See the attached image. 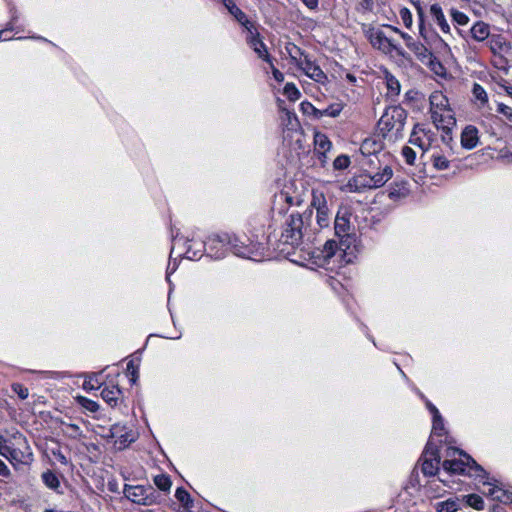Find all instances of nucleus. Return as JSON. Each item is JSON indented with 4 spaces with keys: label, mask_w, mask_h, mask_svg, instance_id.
<instances>
[{
    "label": "nucleus",
    "mask_w": 512,
    "mask_h": 512,
    "mask_svg": "<svg viewBox=\"0 0 512 512\" xmlns=\"http://www.w3.org/2000/svg\"><path fill=\"white\" fill-rule=\"evenodd\" d=\"M65 427V434H67L70 438H80L82 436V430L77 424L74 423H62Z\"/></svg>",
    "instance_id": "nucleus-36"
},
{
    "label": "nucleus",
    "mask_w": 512,
    "mask_h": 512,
    "mask_svg": "<svg viewBox=\"0 0 512 512\" xmlns=\"http://www.w3.org/2000/svg\"><path fill=\"white\" fill-rule=\"evenodd\" d=\"M402 39L405 41L406 46L409 48L411 44L415 41L409 34L402 32L401 35Z\"/></svg>",
    "instance_id": "nucleus-56"
},
{
    "label": "nucleus",
    "mask_w": 512,
    "mask_h": 512,
    "mask_svg": "<svg viewBox=\"0 0 512 512\" xmlns=\"http://www.w3.org/2000/svg\"><path fill=\"white\" fill-rule=\"evenodd\" d=\"M432 430L435 434L442 435L444 430V422L442 416L439 414L433 416V427Z\"/></svg>",
    "instance_id": "nucleus-39"
},
{
    "label": "nucleus",
    "mask_w": 512,
    "mask_h": 512,
    "mask_svg": "<svg viewBox=\"0 0 512 512\" xmlns=\"http://www.w3.org/2000/svg\"><path fill=\"white\" fill-rule=\"evenodd\" d=\"M337 250V243L334 240H327L324 244L322 254L325 260L332 258Z\"/></svg>",
    "instance_id": "nucleus-37"
},
{
    "label": "nucleus",
    "mask_w": 512,
    "mask_h": 512,
    "mask_svg": "<svg viewBox=\"0 0 512 512\" xmlns=\"http://www.w3.org/2000/svg\"><path fill=\"white\" fill-rule=\"evenodd\" d=\"M455 452H459L463 458L445 460L442 464L444 470L452 474H466L475 479H484L486 477V471L471 456L459 450H454Z\"/></svg>",
    "instance_id": "nucleus-4"
},
{
    "label": "nucleus",
    "mask_w": 512,
    "mask_h": 512,
    "mask_svg": "<svg viewBox=\"0 0 512 512\" xmlns=\"http://www.w3.org/2000/svg\"><path fill=\"white\" fill-rule=\"evenodd\" d=\"M451 16L453 21H455L458 25H466L469 21V18L466 14L456 9L451 10Z\"/></svg>",
    "instance_id": "nucleus-38"
},
{
    "label": "nucleus",
    "mask_w": 512,
    "mask_h": 512,
    "mask_svg": "<svg viewBox=\"0 0 512 512\" xmlns=\"http://www.w3.org/2000/svg\"><path fill=\"white\" fill-rule=\"evenodd\" d=\"M478 130L473 126H467L461 134V144L466 149H473L478 144Z\"/></svg>",
    "instance_id": "nucleus-16"
},
{
    "label": "nucleus",
    "mask_w": 512,
    "mask_h": 512,
    "mask_svg": "<svg viewBox=\"0 0 512 512\" xmlns=\"http://www.w3.org/2000/svg\"><path fill=\"white\" fill-rule=\"evenodd\" d=\"M430 105L431 109L430 112L432 113V110L437 111H446L449 110L448 107V99L441 93L435 92L432 93L430 98Z\"/></svg>",
    "instance_id": "nucleus-22"
},
{
    "label": "nucleus",
    "mask_w": 512,
    "mask_h": 512,
    "mask_svg": "<svg viewBox=\"0 0 512 512\" xmlns=\"http://www.w3.org/2000/svg\"><path fill=\"white\" fill-rule=\"evenodd\" d=\"M126 371L129 375H131V382L135 383L138 378V367L134 364L133 360L127 363Z\"/></svg>",
    "instance_id": "nucleus-45"
},
{
    "label": "nucleus",
    "mask_w": 512,
    "mask_h": 512,
    "mask_svg": "<svg viewBox=\"0 0 512 512\" xmlns=\"http://www.w3.org/2000/svg\"><path fill=\"white\" fill-rule=\"evenodd\" d=\"M214 255L216 258H221L223 257L224 253H219L218 251H216Z\"/></svg>",
    "instance_id": "nucleus-64"
},
{
    "label": "nucleus",
    "mask_w": 512,
    "mask_h": 512,
    "mask_svg": "<svg viewBox=\"0 0 512 512\" xmlns=\"http://www.w3.org/2000/svg\"><path fill=\"white\" fill-rule=\"evenodd\" d=\"M422 461L421 471L427 476H435L439 471L440 455L436 446L432 445L431 442L426 444V447L420 458Z\"/></svg>",
    "instance_id": "nucleus-8"
},
{
    "label": "nucleus",
    "mask_w": 512,
    "mask_h": 512,
    "mask_svg": "<svg viewBox=\"0 0 512 512\" xmlns=\"http://www.w3.org/2000/svg\"><path fill=\"white\" fill-rule=\"evenodd\" d=\"M225 6L228 8L229 12L236 18V20L243 25L248 31H250V27H252V23L248 20L246 14L237 7L231 0H225Z\"/></svg>",
    "instance_id": "nucleus-18"
},
{
    "label": "nucleus",
    "mask_w": 512,
    "mask_h": 512,
    "mask_svg": "<svg viewBox=\"0 0 512 512\" xmlns=\"http://www.w3.org/2000/svg\"><path fill=\"white\" fill-rule=\"evenodd\" d=\"M268 63L271 65L272 74H273L274 79L278 82L284 81V74L282 72H280L277 68L274 67L272 61L268 62Z\"/></svg>",
    "instance_id": "nucleus-51"
},
{
    "label": "nucleus",
    "mask_w": 512,
    "mask_h": 512,
    "mask_svg": "<svg viewBox=\"0 0 512 512\" xmlns=\"http://www.w3.org/2000/svg\"><path fill=\"white\" fill-rule=\"evenodd\" d=\"M76 400L81 407L89 412H96L99 410V404L94 400L88 399L84 396H78Z\"/></svg>",
    "instance_id": "nucleus-33"
},
{
    "label": "nucleus",
    "mask_w": 512,
    "mask_h": 512,
    "mask_svg": "<svg viewBox=\"0 0 512 512\" xmlns=\"http://www.w3.org/2000/svg\"><path fill=\"white\" fill-rule=\"evenodd\" d=\"M303 3L309 8V9H316L318 7L319 0H302Z\"/></svg>",
    "instance_id": "nucleus-57"
},
{
    "label": "nucleus",
    "mask_w": 512,
    "mask_h": 512,
    "mask_svg": "<svg viewBox=\"0 0 512 512\" xmlns=\"http://www.w3.org/2000/svg\"><path fill=\"white\" fill-rule=\"evenodd\" d=\"M408 193L409 187L406 181L395 182L389 189V197L391 199L405 197Z\"/></svg>",
    "instance_id": "nucleus-24"
},
{
    "label": "nucleus",
    "mask_w": 512,
    "mask_h": 512,
    "mask_svg": "<svg viewBox=\"0 0 512 512\" xmlns=\"http://www.w3.org/2000/svg\"><path fill=\"white\" fill-rule=\"evenodd\" d=\"M430 14L443 33L450 34V26L444 16L441 6L434 3L430 6Z\"/></svg>",
    "instance_id": "nucleus-15"
},
{
    "label": "nucleus",
    "mask_w": 512,
    "mask_h": 512,
    "mask_svg": "<svg viewBox=\"0 0 512 512\" xmlns=\"http://www.w3.org/2000/svg\"><path fill=\"white\" fill-rule=\"evenodd\" d=\"M133 441V437L131 433L124 432L122 433L117 440H115V443H119L120 445L126 446L127 444L131 443Z\"/></svg>",
    "instance_id": "nucleus-48"
},
{
    "label": "nucleus",
    "mask_w": 512,
    "mask_h": 512,
    "mask_svg": "<svg viewBox=\"0 0 512 512\" xmlns=\"http://www.w3.org/2000/svg\"><path fill=\"white\" fill-rule=\"evenodd\" d=\"M369 144H370V142L365 141V142L363 143V145H362L361 149H362V150L366 149V148H367V146H368Z\"/></svg>",
    "instance_id": "nucleus-63"
},
{
    "label": "nucleus",
    "mask_w": 512,
    "mask_h": 512,
    "mask_svg": "<svg viewBox=\"0 0 512 512\" xmlns=\"http://www.w3.org/2000/svg\"><path fill=\"white\" fill-rule=\"evenodd\" d=\"M393 176L391 167L385 166L381 172H377L374 175L370 174L372 180V189L382 187L388 182Z\"/></svg>",
    "instance_id": "nucleus-20"
},
{
    "label": "nucleus",
    "mask_w": 512,
    "mask_h": 512,
    "mask_svg": "<svg viewBox=\"0 0 512 512\" xmlns=\"http://www.w3.org/2000/svg\"><path fill=\"white\" fill-rule=\"evenodd\" d=\"M153 483L160 491L163 492H169L172 486V481L166 474H158L154 476Z\"/></svg>",
    "instance_id": "nucleus-30"
},
{
    "label": "nucleus",
    "mask_w": 512,
    "mask_h": 512,
    "mask_svg": "<svg viewBox=\"0 0 512 512\" xmlns=\"http://www.w3.org/2000/svg\"><path fill=\"white\" fill-rule=\"evenodd\" d=\"M409 142L415 146L420 147L422 150L427 149L425 143L422 141V139L419 136H417L416 132H413L411 134Z\"/></svg>",
    "instance_id": "nucleus-49"
},
{
    "label": "nucleus",
    "mask_w": 512,
    "mask_h": 512,
    "mask_svg": "<svg viewBox=\"0 0 512 512\" xmlns=\"http://www.w3.org/2000/svg\"><path fill=\"white\" fill-rule=\"evenodd\" d=\"M288 53L291 51L293 55H295L297 57V54L300 55V56H305L304 52L301 51V49L299 47H297L296 45H292V49H288Z\"/></svg>",
    "instance_id": "nucleus-58"
},
{
    "label": "nucleus",
    "mask_w": 512,
    "mask_h": 512,
    "mask_svg": "<svg viewBox=\"0 0 512 512\" xmlns=\"http://www.w3.org/2000/svg\"><path fill=\"white\" fill-rule=\"evenodd\" d=\"M470 33L474 40L479 42L484 41L490 34L489 26L484 22H477L470 29Z\"/></svg>",
    "instance_id": "nucleus-21"
},
{
    "label": "nucleus",
    "mask_w": 512,
    "mask_h": 512,
    "mask_svg": "<svg viewBox=\"0 0 512 512\" xmlns=\"http://www.w3.org/2000/svg\"><path fill=\"white\" fill-rule=\"evenodd\" d=\"M409 49L415 53V55L420 61L430 59L432 56L431 52L427 49V47L419 41H414L409 47Z\"/></svg>",
    "instance_id": "nucleus-26"
},
{
    "label": "nucleus",
    "mask_w": 512,
    "mask_h": 512,
    "mask_svg": "<svg viewBox=\"0 0 512 512\" xmlns=\"http://www.w3.org/2000/svg\"><path fill=\"white\" fill-rule=\"evenodd\" d=\"M351 211L348 207H340L334 221L335 234L339 237L349 236L351 231Z\"/></svg>",
    "instance_id": "nucleus-11"
},
{
    "label": "nucleus",
    "mask_w": 512,
    "mask_h": 512,
    "mask_svg": "<svg viewBox=\"0 0 512 512\" xmlns=\"http://www.w3.org/2000/svg\"><path fill=\"white\" fill-rule=\"evenodd\" d=\"M208 242H209V237L207 238V241L205 242V246H206V247H207V249H208V250H210L211 252L214 250V248H217L218 246L223 247V246H222V244H221V243H219V242H215V243H213V244H211V245H209V243H208Z\"/></svg>",
    "instance_id": "nucleus-60"
},
{
    "label": "nucleus",
    "mask_w": 512,
    "mask_h": 512,
    "mask_svg": "<svg viewBox=\"0 0 512 512\" xmlns=\"http://www.w3.org/2000/svg\"><path fill=\"white\" fill-rule=\"evenodd\" d=\"M472 95L479 107H484L488 103V95L485 89L478 83H475L472 88Z\"/></svg>",
    "instance_id": "nucleus-27"
},
{
    "label": "nucleus",
    "mask_w": 512,
    "mask_h": 512,
    "mask_svg": "<svg viewBox=\"0 0 512 512\" xmlns=\"http://www.w3.org/2000/svg\"><path fill=\"white\" fill-rule=\"evenodd\" d=\"M175 497L184 507L189 508L192 506L193 501L190 497V494L184 488H177Z\"/></svg>",
    "instance_id": "nucleus-32"
},
{
    "label": "nucleus",
    "mask_w": 512,
    "mask_h": 512,
    "mask_svg": "<svg viewBox=\"0 0 512 512\" xmlns=\"http://www.w3.org/2000/svg\"><path fill=\"white\" fill-rule=\"evenodd\" d=\"M252 28L253 26L250 27V31H248L250 34V36L247 38L248 44L260 58L266 62H271V57L267 52L266 45L260 39L259 33H254Z\"/></svg>",
    "instance_id": "nucleus-13"
},
{
    "label": "nucleus",
    "mask_w": 512,
    "mask_h": 512,
    "mask_svg": "<svg viewBox=\"0 0 512 512\" xmlns=\"http://www.w3.org/2000/svg\"><path fill=\"white\" fill-rule=\"evenodd\" d=\"M305 229L303 215L291 214L285 222L280 241L293 247L298 246L302 242Z\"/></svg>",
    "instance_id": "nucleus-7"
},
{
    "label": "nucleus",
    "mask_w": 512,
    "mask_h": 512,
    "mask_svg": "<svg viewBox=\"0 0 512 512\" xmlns=\"http://www.w3.org/2000/svg\"><path fill=\"white\" fill-rule=\"evenodd\" d=\"M387 88L393 95H398L400 93V83L394 77L387 79Z\"/></svg>",
    "instance_id": "nucleus-42"
},
{
    "label": "nucleus",
    "mask_w": 512,
    "mask_h": 512,
    "mask_svg": "<svg viewBox=\"0 0 512 512\" xmlns=\"http://www.w3.org/2000/svg\"><path fill=\"white\" fill-rule=\"evenodd\" d=\"M124 429H125L124 426H122L120 424H115L110 428L108 437L114 438L115 440H117L118 437L122 434Z\"/></svg>",
    "instance_id": "nucleus-47"
},
{
    "label": "nucleus",
    "mask_w": 512,
    "mask_h": 512,
    "mask_svg": "<svg viewBox=\"0 0 512 512\" xmlns=\"http://www.w3.org/2000/svg\"><path fill=\"white\" fill-rule=\"evenodd\" d=\"M12 390L13 392H15L18 397L22 400H25L28 395H29V390L28 388H26L25 386H23L22 384L20 383H14L12 385Z\"/></svg>",
    "instance_id": "nucleus-41"
},
{
    "label": "nucleus",
    "mask_w": 512,
    "mask_h": 512,
    "mask_svg": "<svg viewBox=\"0 0 512 512\" xmlns=\"http://www.w3.org/2000/svg\"><path fill=\"white\" fill-rule=\"evenodd\" d=\"M59 460L63 464L67 463L66 457L64 455H62V454H59Z\"/></svg>",
    "instance_id": "nucleus-62"
},
{
    "label": "nucleus",
    "mask_w": 512,
    "mask_h": 512,
    "mask_svg": "<svg viewBox=\"0 0 512 512\" xmlns=\"http://www.w3.org/2000/svg\"><path fill=\"white\" fill-rule=\"evenodd\" d=\"M431 159L433 162V166L437 170H446L449 168L450 162L448 161V159L445 156L440 155V154H433Z\"/></svg>",
    "instance_id": "nucleus-35"
},
{
    "label": "nucleus",
    "mask_w": 512,
    "mask_h": 512,
    "mask_svg": "<svg viewBox=\"0 0 512 512\" xmlns=\"http://www.w3.org/2000/svg\"><path fill=\"white\" fill-rule=\"evenodd\" d=\"M349 164L350 159L347 155H340L333 162V166L337 170L345 169L349 166Z\"/></svg>",
    "instance_id": "nucleus-40"
},
{
    "label": "nucleus",
    "mask_w": 512,
    "mask_h": 512,
    "mask_svg": "<svg viewBox=\"0 0 512 512\" xmlns=\"http://www.w3.org/2000/svg\"><path fill=\"white\" fill-rule=\"evenodd\" d=\"M291 61L295 63V65L301 69L308 77L315 80L318 83L325 84L324 82L327 80L326 74L323 70L316 65L307 55L304 56V59H298L292 52H289Z\"/></svg>",
    "instance_id": "nucleus-9"
},
{
    "label": "nucleus",
    "mask_w": 512,
    "mask_h": 512,
    "mask_svg": "<svg viewBox=\"0 0 512 512\" xmlns=\"http://www.w3.org/2000/svg\"><path fill=\"white\" fill-rule=\"evenodd\" d=\"M426 406L429 409V411L432 413L433 416L439 414L438 409L431 402L427 401Z\"/></svg>",
    "instance_id": "nucleus-59"
},
{
    "label": "nucleus",
    "mask_w": 512,
    "mask_h": 512,
    "mask_svg": "<svg viewBox=\"0 0 512 512\" xmlns=\"http://www.w3.org/2000/svg\"><path fill=\"white\" fill-rule=\"evenodd\" d=\"M41 479L49 489L57 490L60 486V482L57 475L51 470L43 472L41 475Z\"/></svg>",
    "instance_id": "nucleus-29"
},
{
    "label": "nucleus",
    "mask_w": 512,
    "mask_h": 512,
    "mask_svg": "<svg viewBox=\"0 0 512 512\" xmlns=\"http://www.w3.org/2000/svg\"><path fill=\"white\" fill-rule=\"evenodd\" d=\"M347 186L352 192H361L366 188L372 189V180L370 178V174L361 173L354 176L348 181Z\"/></svg>",
    "instance_id": "nucleus-14"
},
{
    "label": "nucleus",
    "mask_w": 512,
    "mask_h": 512,
    "mask_svg": "<svg viewBox=\"0 0 512 512\" xmlns=\"http://www.w3.org/2000/svg\"><path fill=\"white\" fill-rule=\"evenodd\" d=\"M284 111H285L286 116H287L288 125L293 127L294 126L293 122H295V125H296L297 124L296 115L294 113H292L291 111H289V110L284 109Z\"/></svg>",
    "instance_id": "nucleus-53"
},
{
    "label": "nucleus",
    "mask_w": 512,
    "mask_h": 512,
    "mask_svg": "<svg viewBox=\"0 0 512 512\" xmlns=\"http://www.w3.org/2000/svg\"><path fill=\"white\" fill-rule=\"evenodd\" d=\"M497 112L505 115L508 119L512 117L511 108L505 104L499 103L497 107Z\"/></svg>",
    "instance_id": "nucleus-50"
},
{
    "label": "nucleus",
    "mask_w": 512,
    "mask_h": 512,
    "mask_svg": "<svg viewBox=\"0 0 512 512\" xmlns=\"http://www.w3.org/2000/svg\"><path fill=\"white\" fill-rule=\"evenodd\" d=\"M489 494L493 497V499L503 503H507L512 499L508 491L503 490L498 486H493L492 488H490Z\"/></svg>",
    "instance_id": "nucleus-31"
},
{
    "label": "nucleus",
    "mask_w": 512,
    "mask_h": 512,
    "mask_svg": "<svg viewBox=\"0 0 512 512\" xmlns=\"http://www.w3.org/2000/svg\"><path fill=\"white\" fill-rule=\"evenodd\" d=\"M10 474V470L3 460L0 459V475L7 477Z\"/></svg>",
    "instance_id": "nucleus-54"
},
{
    "label": "nucleus",
    "mask_w": 512,
    "mask_h": 512,
    "mask_svg": "<svg viewBox=\"0 0 512 512\" xmlns=\"http://www.w3.org/2000/svg\"><path fill=\"white\" fill-rule=\"evenodd\" d=\"M83 386L86 390H94L98 388V386H96V384L93 382L92 378L85 380Z\"/></svg>",
    "instance_id": "nucleus-55"
},
{
    "label": "nucleus",
    "mask_w": 512,
    "mask_h": 512,
    "mask_svg": "<svg viewBox=\"0 0 512 512\" xmlns=\"http://www.w3.org/2000/svg\"><path fill=\"white\" fill-rule=\"evenodd\" d=\"M461 499L458 497L449 498L445 501L437 502L434 505L436 512H457L461 509Z\"/></svg>",
    "instance_id": "nucleus-19"
},
{
    "label": "nucleus",
    "mask_w": 512,
    "mask_h": 512,
    "mask_svg": "<svg viewBox=\"0 0 512 512\" xmlns=\"http://www.w3.org/2000/svg\"><path fill=\"white\" fill-rule=\"evenodd\" d=\"M406 118L407 113L402 107L390 106L385 110L378 122L379 129L384 136L393 132L397 135L403 130Z\"/></svg>",
    "instance_id": "nucleus-6"
},
{
    "label": "nucleus",
    "mask_w": 512,
    "mask_h": 512,
    "mask_svg": "<svg viewBox=\"0 0 512 512\" xmlns=\"http://www.w3.org/2000/svg\"><path fill=\"white\" fill-rule=\"evenodd\" d=\"M402 155L408 164L412 165L414 163L416 154L411 147L404 146L402 149Z\"/></svg>",
    "instance_id": "nucleus-43"
},
{
    "label": "nucleus",
    "mask_w": 512,
    "mask_h": 512,
    "mask_svg": "<svg viewBox=\"0 0 512 512\" xmlns=\"http://www.w3.org/2000/svg\"><path fill=\"white\" fill-rule=\"evenodd\" d=\"M283 93L290 101H296L301 96L300 91L293 83H287L284 87Z\"/></svg>",
    "instance_id": "nucleus-34"
},
{
    "label": "nucleus",
    "mask_w": 512,
    "mask_h": 512,
    "mask_svg": "<svg viewBox=\"0 0 512 512\" xmlns=\"http://www.w3.org/2000/svg\"><path fill=\"white\" fill-rule=\"evenodd\" d=\"M215 242L221 243L222 246H228L236 256L243 258L252 259L258 250L257 245L249 239L245 237L242 239L239 236H232L227 233L209 236V245Z\"/></svg>",
    "instance_id": "nucleus-3"
},
{
    "label": "nucleus",
    "mask_w": 512,
    "mask_h": 512,
    "mask_svg": "<svg viewBox=\"0 0 512 512\" xmlns=\"http://www.w3.org/2000/svg\"><path fill=\"white\" fill-rule=\"evenodd\" d=\"M359 5L363 10L371 11L373 9L374 2L373 0H361Z\"/></svg>",
    "instance_id": "nucleus-52"
},
{
    "label": "nucleus",
    "mask_w": 512,
    "mask_h": 512,
    "mask_svg": "<svg viewBox=\"0 0 512 512\" xmlns=\"http://www.w3.org/2000/svg\"><path fill=\"white\" fill-rule=\"evenodd\" d=\"M311 206L316 209V219L318 225L321 228L327 227L330 222L331 209L329 208L327 200L323 193H313Z\"/></svg>",
    "instance_id": "nucleus-10"
},
{
    "label": "nucleus",
    "mask_w": 512,
    "mask_h": 512,
    "mask_svg": "<svg viewBox=\"0 0 512 512\" xmlns=\"http://www.w3.org/2000/svg\"><path fill=\"white\" fill-rule=\"evenodd\" d=\"M307 106H309L314 115L319 118L323 116L336 117L342 110L340 104H332L323 110L316 109L311 103H307Z\"/></svg>",
    "instance_id": "nucleus-23"
},
{
    "label": "nucleus",
    "mask_w": 512,
    "mask_h": 512,
    "mask_svg": "<svg viewBox=\"0 0 512 512\" xmlns=\"http://www.w3.org/2000/svg\"><path fill=\"white\" fill-rule=\"evenodd\" d=\"M16 19H17V16L13 15L11 21L7 24L6 28L3 29V30H0V40L5 41V40H9L10 39V38H8L6 36V33L8 31H13L14 30V23L16 22Z\"/></svg>",
    "instance_id": "nucleus-46"
},
{
    "label": "nucleus",
    "mask_w": 512,
    "mask_h": 512,
    "mask_svg": "<svg viewBox=\"0 0 512 512\" xmlns=\"http://www.w3.org/2000/svg\"><path fill=\"white\" fill-rule=\"evenodd\" d=\"M431 118L436 127L442 129L446 134H449L452 127L456 125V120L451 114V110L440 112L432 110Z\"/></svg>",
    "instance_id": "nucleus-12"
},
{
    "label": "nucleus",
    "mask_w": 512,
    "mask_h": 512,
    "mask_svg": "<svg viewBox=\"0 0 512 512\" xmlns=\"http://www.w3.org/2000/svg\"><path fill=\"white\" fill-rule=\"evenodd\" d=\"M123 493L128 500L143 506L159 504L162 499L160 493L151 485L125 484Z\"/></svg>",
    "instance_id": "nucleus-5"
},
{
    "label": "nucleus",
    "mask_w": 512,
    "mask_h": 512,
    "mask_svg": "<svg viewBox=\"0 0 512 512\" xmlns=\"http://www.w3.org/2000/svg\"><path fill=\"white\" fill-rule=\"evenodd\" d=\"M362 32L373 48L383 52L384 54L395 53L399 57H406L405 50L392 38L386 36L381 29H377L370 24H363Z\"/></svg>",
    "instance_id": "nucleus-2"
},
{
    "label": "nucleus",
    "mask_w": 512,
    "mask_h": 512,
    "mask_svg": "<svg viewBox=\"0 0 512 512\" xmlns=\"http://www.w3.org/2000/svg\"><path fill=\"white\" fill-rule=\"evenodd\" d=\"M400 17L405 27L410 28L412 26V14L408 8H402L400 10Z\"/></svg>",
    "instance_id": "nucleus-44"
},
{
    "label": "nucleus",
    "mask_w": 512,
    "mask_h": 512,
    "mask_svg": "<svg viewBox=\"0 0 512 512\" xmlns=\"http://www.w3.org/2000/svg\"><path fill=\"white\" fill-rule=\"evenodd\" d=\"M315 142V151L321 155H325V153L330 149L331 142L328 137L323 133H316L314 136Z\"/></svg>",
    "instance_id": "nucleus-25"
},
{
    "label": "nucleus",
    "mask_w": 512,
    "mask_h": 512,
    "mask_svg": "<svg viewBox=\"0 0 512 512\" xmlns=\"http://www.w3.org/2000/svg\"><path fill=\"white\" fill-rule=\"evenodd\" d=\"M490 48L493 52V63L498 69L494 79L501 88L508 94L512 95V87L508 80L504 79L502 74L507 75L509 71V59L512 55L510 43L507 42L500 34L493 35L490 39Z\"/></svg>",
    "instance_id": "nucleus-1"
},
{
    "label": "nucleus",
    "mask_w": 512,
    "mask_h": 512,
    "mask_svg": "<svg viewBox=\"0 0 512 512\" xmlns=\"http://www.w3.org/2000/svg\"><path fill=\"white\" fill-rule=\"evenodd\" d=\"M384 27L390 29L391 31L395 32V33H398L399 35H401L402 31L399 30L397 27H394L392 25H384Z\"/></svg>",
    "instance_id": "nucleus-61"
},
{
    "label": "nucleus",
    "mask_w": 512,
    "mask_h": 512,
    "mask_svg": "<svg viewBox=\"0 0 512 512\" xmlns=\"http://www.w3.org/2000/svg\"><path fill=\"white\" fill-rule=\"evenodd\" d=\"M463 502H465L468 506L476 510L484 509V500L481 496L477 494H469L462 496L461 503Z\"/></svg>",
    "instance_id": "nucleus-28"
},
{
    "label": "nucleus",
    "mask_w": 512,
    "mask_h": 512,
    "mask_svg": "<svg viewBox=\"0 0 512 512\" xmlns=\"http://www.w3.org/2000/svg\"><path fill=\"white\" fill-rule=\"evenodd\" d=\"M101 397L111 407H115L121 400L122 391L118 386L105 387L101 391Z\"/></svg>",
    "instance_id": "nucleus-17"
}]
</instances>
